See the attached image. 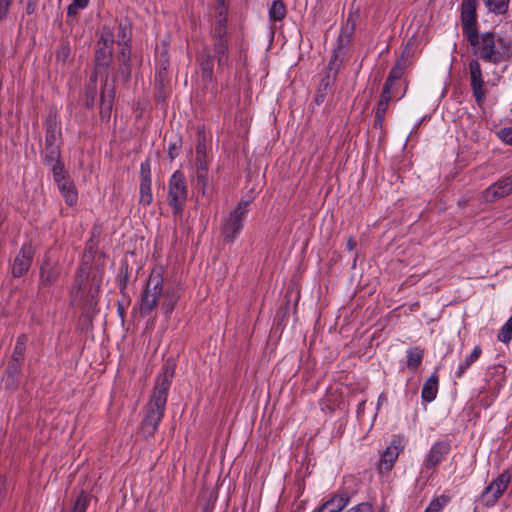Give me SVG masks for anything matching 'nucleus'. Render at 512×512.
Segmentation results:
<instances>
[{"label":"nucleus","instance_id":"4c0bfd02","mask_svg":"<svg viewBox=\"0 0 512 512\" xmlns=\"http://www.w3.org/2000/svg\"><path fill=\"white\" fill-rule=\"evenodd\" d=\"M393 92L388 90V88H383L381 92L380 100L376 106V112L385 113L387 112L390 101L392 100Z\"/></svg>","mask_w":512,"mask_h":512},{"label":"nucleus","instance_id":"864d4df0","mask_svg":"<svg viewBox=\"0 0 512 512\" xmlns=\"http://www.w3.org/2000/svg\"><path fill=\"white\" fill-rule=\"evenodd\" d=\"M37 8V1L36 0H28L26 4V13L28 15L33 14L36 11Z\"/></svg>","mask_w":512,"mask_h":512},{"label":"nucleus","instance_id":"72a5a7b5","mask_svg":"<svg viewBox=\"0 0 512 512\" xmlns=\"http://www.w3.org/2000/svg\"><path fill=\"white\" fill-rule=\"evenodd\" d=\"M287 13L286 7L281 0H274L269 9V19L271 21H281Z\"/></svg>","mask_w":512,"mask_h":512},{"label":"nucleus","instance_id":"20e7f679","mask_svg":"<svg viewBox=\"0 0 512 512\" xmlns=\"http://www.w3.org/2000/svg\"><path fill=\"white\" fill-rule=\"evenodd\" d=\"M473 53L483 61L498 64L508 61L512 57V46L504 39H496L495 33L486 32L481 35L476 33L473 43Z\"/></svg>","mask_w":512,"mask_h":512},{"label":"nucleus","instance_id":"412c9836","mask_svg":"<svg viewBox=\"0 0 512 512\" xmlns=\"http://www.w3.org/2000/svg\"><path fill=\"white\" fill-rule=\"evenodd\" d=\"M45 143L44 146L61 147V129L57 124L56 114H50L45 122Z\"/></svg>","mask_w":512,"mask_h":512},{"label":"nucleus","instance_id":"49530a36","mask_svg":"<svg viewBox=\"0 0 512 512\" xmlns=\"http://www.w3.org/2000/svg\"><path fill=\"white\" fill-rule=\"evenodd\" d=\"M6 389L14 390L19 384V376L6 375L3 378Z\"/></svg>","mask_w":512,"mask_h":512},{"label":"nucleus","instance_id":"c85d7f7f","mask_svg":"<svg viewBox=\"0 0 512 512\" xmlns=\"http://www.w3.org/2000/svg\"><path fill=\"white\" fill-rule=\"evenodd\" d=\"M113 97H114L113 90H106V86H105L101 91L100 116L102 118L110 117Z\"/></svg>","mask_w":512,"mask_h":512},{"label":"nucleus","instance_id":"a19ab883","mask_svg":"<svg viewBox=\"0 0 512 512\" xmlns=\"http://www.w3.org/2000/svg\"><path fill=\"white\" fill-rule=\"evenodd\" d=\"M88 504H89L88 495L84 491H81V493L78 495V497L74 503V506H73V509L71 512H86Z\"/></svg>","mask_w":512,"mask_h":512},{"label":"nucleus","instance_id":"4d7b16f0","mask_svg":"<svg viewBox=\"0 0 512 512\" xmlns=\"http://www.w3.org/2000/svg\"><path fill=\"white\" fill-rule=\"evenodd\" d=\"M91 92V98H92V101L94 100V96L96 94V89H95V85H93L91 88L88 86L87 87V93Z\"/></svg>","mask_w":512,"mask_h":512},{"label":"nucleus","instance_id":"9d476101","mask_svg":"<svg viewBox=\"0 0 512 512\" xmlns=\"http://www.w3.org/2000/svg\"><path fill=\"white\" fill-rule=\"evenodd\" d=\"M476 8V0H462L461 26L463 36L468 43H473V39L478 33Z\"/></svg>","mask_w":512,"mask_h":512},{"label":"nucleus","instance_id":"5fc2aeb1","mask_svg":"<svg viewBox=\"0 0 512 512\" xmlns=\"http://www.w3.org/2000/svg\"><path fill=\"white\" fill-rule=\"evenodd\" d=\"M357 245L356 240L353 237H349L346 243V247L348 251H353Z\"/></svg>","mask_w":512,"mask_h":512},{"label":"nucleus","instance_id":"b1692460","mask_svg":"<svg viewBox=\"0 0 512 512\" xmlns=\"http://www.w3.org/2000/svg\"><path fill=\"white\" fill-rule=\"evenodd\" d=\"M120 47L117 53V59L119 61V70L122 77L128 80L131 75L130 59H131V45H118Z\"/></svg>","mask_w":512,"mask_h":512},{"label":"nucleus","instance_id":"423d86ee","mask_svg":"<svg viewBox=\"0 0 512 512\" xmlns=\"http://www.w3.org/2000/svg\"><path fill=\"white\" fill-rule=\"evenodd\" d=\"M209 163L210 158L205 135L198 131L195 157V186L202 195H207L209 192Z\"/></svg>","mask_w":512,"mask_h":512},{"label":"nucleus","instance_id":"9b49d317","mask_svg":"<svg viewBox=\"0 0 512 512\" xmlns=\"http://www.w3.org/2000/svg\"><path fill=\"white\" fill-rule=\"evenodd\" d=\"M114 34L109 27H103L101 37L96 44L95 63L97 67H109L113 59Z\"/></svg>","mask_w":512,"mask_h":512},{"label":"nucleus","instance_id":"f3484780","mask_svg":"<svg viewBox=\"0 0 512 512\" xmlns=\"http://www.w3.org/2000/svg\"><path fill=\"white\" fill-rule=\"evenodd\" d=\"M470 85L473 96L478 105H481L486 98V89L484 88V79L480 63L476 59L469 62Z\"/></svg>","mask_w":512,"mask_h":512},{"label":"nucleus","instance_id":"a18cd8bd","mask_svg":"<svg viewBox=\"0 0 512 512\" xmlns=\"http://www.w3.org/2000/svg\"><path fill=\"white\" fill-rule=\"evenodd\" d=\"M181 147H182L181 138H178L174 142L169 143L168 156L171 160H174L176 157H178Z\"/></svg>","mask_w":512,"mask_h":512},{"label":"nucleus","instance_id":"473e14b6","mask_svg":"<svg viewBox=\"0 0 512 512\" xmlns=\"http://www.w3.org/2000/svg\"><path fill=\"white\" fill-rule=\"evenodd\" d=\"M423 350L419 347H414L407 350V366L411 370H416L422 363Z\"/></svg>","mask_w":512,"mask_h":512},{"label":"nucleus","instance_id":"09e8293b","mask_svg":"<svg viewBox=\"0 0 512 512\" xmlns=\"http://www.w3.org/2000/svg\"><path fill=\"white\" fill-rule=\"evenodd\" d=\"M499 138L508 145H512V127L503 128L498 132Z\"/></svg>","mask_w":512,"mask_h":512},{"label":"nucleus","instance_id":"e433bc0d","mask_svg":"<svg viewBox=\"0 0 512 512\" xmlns=\"http://www.w3.org/2000/svg\"><path fill=\"white\" fill-rule=\"evenodd\" d=\"M449 502V496L441 495L432 499L424 512H440Z\"/></svg>","mask_w":512,"mask_h":512},{"label":"nucleus","instance_id":"bb28decb","mask_svg":"<svg viewBox=\"0 0 512 512\" xmlns=\"http://www.w3.org/2000/svg\"><path fill=\"white\" fill-rule=\"evenodd\" d=\"M482 349L480 346H475L473 351L459 364L455 372L457 378H462L465 372L475 363L481 356Z\"/></svg>","mask_w":512,"mask_h":512},{"label":"nucleus","instance_id":"f704fd0d","mask_svg":"<svg viewBox=\"0 0 512 512\" xmlns=\"http://www.w3.org/2000/svg\"><path fill=\"white\" fill-rule=\"evenodd\" d=\"M56 61L62 65H67L71 62V48L67 41H61L56 50Z\"/></svg>","mask_w":512,"mask_h":512},{"label":"nucleus","instance_id":"5701e85b","mask_svg":"<svg viewBox=\"0 0 512 512\" xmlns=\"http://www.w3.org/2000/svg\"><path fill=\"white\" fill-rule=\"evenodd\" d=\"M350 498L347 494L334 495L324 502L315 512H341L348 504Z\"/></svg>","mask_w":512,"mask_h":512},{"label":"nucleus","instance_id":"c756f323","mask_svg":"<svg viewBox=\"0 0 512 512\" xmlns=\"http://www.w3.org/2000/svg\"><path fill=\"white\" fill-rule=\"evenodd\" d=\"M487 10L495 15H504L507 13L510 0H482Z\"/></svg>","mask_w":512,"mask_h":512},{"label":"nucleus","instance_id":"a878e982","mask_svg":"<svg viewBox=\"0 0 512 512\" xmlns=\"http://www.w3.org/2000/svg\"><path fill=\"white\" fill-rule=\"evenodd\" d=\"M404 73L405 61L403 59H399L390 70L383 88H388V90L393 92V86L397 83H401Z\"/></svg>","mask_w":512,"mask_h":512},{"label":"nucleus","instance_id":"79ce46f5","mask_svg":"<svg viewBox=\"0 0 512 512\" xmlns=\"http://www.w3.org/2000/svg\"><path fill=\"white\" fill-rule=\"evenodd\" d=\"M89 0H72L71 4L67 8V15L69 17H75L80 9H84L88 6Z\"/></svg>","mask_w":512,"mask_h":512},{"label":"nucleus","instance_id":"dca6fc26","mask_svg":"<svg viewBox=\"0 0 512 512\" xmlns=\"http://www.w3.org/2000/svg\"><path fill=\"white\" fill-rule=\"evenodd\" d=\"M60 273L61 270L58 263L46 257L42 261V264L39 269V291L45 290L54 285L58 281Z\"/></svg>","mask_w":512,"mask_h":512},{"label":"nucleus","instance_id":"cd10ccee","mask_svg":"<svg viewBox=\"0 0 512 512\" xmlns=\"http://www.w3.org/2000/svg\"><path fill=\"white\" fill-rule=\"evenodd\" d=\"M336 79L331 78L329 75H324L323 78L320 80L318 89L316 91L315 95V103L320 105L324 102L328 92L331 90L333 84L335 83Z\"/></svg>","mask_w":512,"mask_h":512},{"label":"nucleus","instance_id":"c03bdc74","mask_svg":"<svg viewBox=\"0 0 512 512\" xmlns=\"http://www.w3.org/2000/svg\"><path fill=\"white\" fill-rule=\"evenodd\" d=\"M23 363L21 362H14V360L9 361L8 366L6 368L5 374L11 375V376H20L22 371Z\"/></svg>","mask_w":512,"mask_h":512},{"label":"nucleus","instance_id":"393cba45","mask_svg":"<svg viewBox=\"0 0 512 512\" xmlns=\"http://www.w3.org/2000/svg\"><path fill=\"white\" fill-rule=\"evenodd\" d=\"M439 376L433 373L423 384L421 398L424 402H432L437 397Z\"/></svg>","mask_w":512,"mask_h":512},{"label":"nucleus","instance_id":"6ab92c4d","mask_svg":"<svg viewBox=\"0 0 512 512\" xmlns=\"http://www.w3.org/2000/svg\"><path fill=\"white\" fill-rule=\"evenodd\" d=\"M42 159L43 163L50 167L51 173L65 168L60 146H44Z\"/></svg>","mask_w":512,"mask_h":512},{"label":"nucleus","instance_id":"2eb2a0df","mask_svg":"<svg viewBox=\"0 0 512 512\" xmlns=\"http://www.w3.org/2000/svg\"><path fill=\"white\" fill-rule=\"evenodd\" d=\"M450 451L451 443L449 440L436 441L423 460V469L426 471L434 470L446 458Z\"/></svg>","mask_w":512,"mask_h":512},{"label":"nucleus","instance_id":"aec40b11","mask_svg":"<svg viewBox=\"0 0 512 512\" xmlns=\"http://www.w3.org/2000/svg\"><path fill=\"white\" fill-rule=\"evenodd\" d=\"M355 27L356 24L354 16L352 14H349L345 23L341 27L340 33L336 39L334 46L348 51L353 39Z\"/></svg>","mask_w":512,"mask_h":512},{"label":"nucleus","instance_id":"f257e3e1","mask_svg":"<svg viewBox=\"0 0 512 512\" xmlns=\"http://www.w3.org/2000/svg\"><path fill=\"white\" fill-rule=\"evenodd\" d=\"M175 368V360L172 357L167 358L156 378L153 393L145 406V415L141 421V433L146 439L155 435L165 415L168 391L174 378Z\"/></svg>","mask_w":512,"mask_h":512},{"label":"nucleus","instance_id":"3c124183","mask_svg":"<svg viewBox=\"0 0 512 512\" xmlns=\"http://www.w3.org/2000/svg\"><path fill=\"white\" fill-rule=\"evenodd\" d=\"M347 512H374V511H373V507L369 503L363 502V503H360V504L352 507Z\"/></svg>","mask_w":512,"mask_h":512},{"label":"nucleus","instance_id":"1a4fd4ad","mask_svg":"<svg viewBox=\"0 0 512 512\" xmlns=\"http://www.w3.org/2000/svg\"><path fill=\"white\" fill-rule=\"evenodd\" d=\"M510 481V472L508 470L503 471L484 488L476 502L485 508L494 507L507 490Z\"/></svg>","mask_w":512,"mask_h":512},{"label":"nucleus","instance_id":"13d9d810","mask_svg":"<svg viewBox=\"0 0 512 512\" xmlns=\"http://www.w3.org/2000/svg\"><path fill=\"white\" fill-rule=\"evenodd\" d=\"M169 65V61L167 58H164L161 62V70H166Z\"/></svg>","mask_w":512,"mask_h":512},{"label":"nucleus","instance_id":"7c9ffc66","mask_svg":"<svg viewBox=\"0 0 512 512\" xmlns=\"http://www.w3.org/2000/svg\"><path fill=\"white\" fill-rule=\"evenodd\" d=\"M27 341L28 338L25 334L18 336L10 358L11 360H14V362H24Z\"/></svg>","mask_w":512,"mask_h":512},{"label":"nucleus","instance_id":"de8ad7c7","mask_svg":"<svg viewBox=\"0 0 512 512\" xmlns=\"http://www.w3.org/2000/svg\"><path fill=\"white\" fill-rule=\"evenodd\" d=\"M13 0H0V21L7 18Z\"/></svg>","mask_w":512,"mask_h":512},{"label":"nucleus","instance_id":"f03ea898","mask_svg":"<svg viewBox=\"0 0 512 512\" xmlns=\"http://www.w3.org/2000/svg\"><path fill=\"white\" fill-rule=\"evenodd\" d=\"M212 52L207 46L203 47L197 55V63L201 70V76L207 81H212L214 74V61H217V69L223 72L230 66L227 20L220 14L210 32Z\"/></svg>","mask_w":512,"mask_h":512},{"label":"nucleus","instance_id":"7ed1b4c3","mask_svg":"<svg viewBox=\"0 0 512 512\" xmlns=\"http://www.w3.org/2000/svg\"><path fill=\"white\" fill-rule=\"evenodd\" d=\"M164 269L162 266H155L146 281L145 287L140 295L138 307L139 316L141 318L147 317L159 304L162 297L161 308L164 313L169 316L174 310L178 300L179 293L175 288H168L163 290L164 283Z\"/></svg>","mask_w":512,"mask_h":512},{"label":"nucleus","instance_id":"6e6552de","mask_svg":"<svg viewBox=\"0 0 512 512\" xmlns=\"http://www.w3.org/2000/svg\"><path fill=\"white\" fill-rule=\"evenodd\" d=\"M188 199V186L185 175L176 170L168 183V204L174 214L182 213Z\"/></svg>","mask_w":512,"mask_h":512},{"label":"nucleus","instance_id":"39448f33","mask_svg":"<svg viewBox=\"0 0 512 512\" xmlns=\"http://www.w3.org/2000/svg\"><path fill=\"white\" fill-rule=\"evenodd\" d=\"M102 283V274H94L89 279L87 265H82L76 273L71 291L72 301L81 302L83 309H92L98 303V296Z\"/></svg>","mask_w":512,"mask_h":512},{"label":"nucleus","instance_id":"0eeeda50","mask_svg":"<svg viewBox=\"0 0 512 512\" xmlns=\"http://www.w3.org/2000/svg\"><path fill=\"white\" fill-rule=\"evenodd\" d=\"M250 202L241 200L222 221L221 234L225 243H232L243 228V220L249 211Z\"/></svg>","mask_w":512,"mask_h":512},{"label":"nucleus","instance_id":"37998d69","mask_svg":"<svg viewBox=\"0 0 512 512\" xmlns=\"http://www.w3.org/2000/svg\"><path fill=\"white\" fill-rule=\"evenodd\" d=\"M152 181L151 179V161L146 159L140 165V181Z\"/></svg>","mask_w":512,"mask_h":512},{"label":"nucleus","instance_id":"6e6d98bb","mask_svg":"<svg viewBox=\"0 0 512 512\" xmlns=\"http://www.w3.org/2000/svg\"><path fill=\"white\" fill-rule=\"evenodd\" d=\"M117 310H118V314H119L121 320L124 321V318H125V308H124V306L120 302H118Z\"/></svg>","mask_w":512,"mask_h":512},{"label":"nucleus","instance_id":"4be33fe9","mask_svg":"<svg viewBox=\"0 0 512 512\" xmlns=\"http://www.w3.org/2000/svg\"><path fill=\"white\" fill-rule=\"evenodd\" d=\"M347 52V50L334 46L325 75H329L331 78L337 79L338 73L344 63Z\"/></svg>","mask_w":512,"mask_h":512},{"label":"nucleus","instance_id":"c9c22d12","mask_svg":"<svg viewBox=\"0 0 512 512\" xmlns=\"http://www.w3.org/2000/svg\"><path fill=\"white\" fill-rule=\"evenodd\" d=\"M117 44L118 45H131V27L126 23H119L117 28Z\"/></svg>","mask_w":512,"mask_h":512},{"label":"nucleus","instance_id":"a211bd4d","mask_svg":"<svg viewBox=\"0 0 512 512\" xmlns=\"http://www.w3.org/2000/svg\"><path fill=\"white\" fill-rule=\"evenodd\" d=\"M512 193V175L499 179L483 191V199L493 202Z\"/></svg>","mask_w":512,"mask_h":512},{"label":"nucleus","instance_id":"2f4dec72","mask_svg":"<svg viewBox=\"0 0 512 512\" xmlns=\"http://www.w3.org/2000/svg\"><path fill=\"white\" fill-rule=\"evenodd\" d=\"M153 201L152 181H140L139 204L149 206Z\"/></svg>","mask_w":512,"mask_h":512},{"label":"nucleus","instance_id":"58836bf2","mask_svg":"<svg viewBox=\"0 0 512 512\" xmlns=\"http://www.w3.org/2000/svg\"><path fill=\"white\" fill-rule=\"evenodd\" d=\"M497 339L505 344H508L512 340V315L500 329Z\"/></svg>","mask_w":512,"mask_h":512},{"label":"nucleus","instance_id":"603ef678","mask_svg":"<svg viewBox=\"0 0 512 512\" xmlns=\"http://www.w3.org/2000/svg\"><path fill=\"white\" fill-rule=\"evenodd\" d=\"M401 86V83H397L393 86V94H392V100H400L402 97H404L407 85H405L403 91H399V87Z\"/></svg>","mask_w":512,"mask_h":512},{"label":"nucleus","instance_id":"8fccbe9b","mask_svg":"<svg viewBox=\"0 0 512 512\" xmlns=\"http://www.w3.org/2000/svg\"><path fill=\"white\" fill-rule=\"evenodd\" d=\"M385 115H386L385 113L375 111V117H374V122H373V126L375 129H379V130L383 131Z\"/></svg>","mask_w":512,"mask_h":512},{"label":"nucleus","instance_id":"ea45409f","mask_svg":"<svg viewBox=\"0 0 512 512\" xmlns=\"http://www.w3.org/2000/svg\"><path fill=\"white\" fill-rule=\"evenodd\" d=\"M129 280V273H128V265L122 266L119 269L118 275H117V283L120 290V293L125 296V291L127 289Z\"/></svg>","mask_w":512,"mask_h":512},{"label":"nucleus","instance_id":"ddd939ff","mask_svg":"<svg viewBox=\"0 0 512 512\" xmlns=\"http://www.w3.org/2000/svg\"><path fill=\"white\" fill-rule=\"evenodd\" d=\"M35 255V249L31 242L24 243L14 259L10 262L11 275L20 278L27 274L31 268Z\"/></svg>","mask_w":512,"mask_h":512},{"label":"nucleus","instance_id":"f8f14e48","mask_svg":"<svg viewBox=\"0 0 512 512\" xmlns=\"http://www.w3.org/2000/svg\"><path fill=\"white\" fill-rule=\"evenodd\" d=\"M52 175L54 183L57 185L65 203L71 207L76 205L78 202V192L68 171L65 168L58 169V171L53 172Z\"/></svg>","mask_w":512,"mask_h":512},{"label":"nucleus","instance_id":"4468645a","mask_svg":"<svg viewBox=\"0 0 512 512\" xmlns=\"http://www.w3.org/2000/svg\"><path fill=\"white\" fill-rule=\"evenodd\" d=\"M404 446L402 444V440L400 437H394L389 446L381 454L380 460L377 464V469L380 474L389 473L396 460L399 457V454L403 451Z\"/></svg>","mask_w":512,"mask_h":512}]
</instances>
